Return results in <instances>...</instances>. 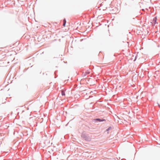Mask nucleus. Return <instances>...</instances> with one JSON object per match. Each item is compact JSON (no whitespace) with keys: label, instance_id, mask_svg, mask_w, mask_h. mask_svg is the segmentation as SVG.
Masks as SVG:
<instances>
[{"label":"nucleus","instance_id":"f257e3e1","mask_svg":"<svg viewBox=\"0 0 160 160\" xmlns=\"http://www.w3.org/2000/svg\"><path fill=\"white\" fill-rule=\"evenodd\" d=\"M82 137L86 141H89L90 138L87 136L85 134L82 133Z\"/></svg>","mask_w":160,"mask_h":160},{"label":"nucleus","instance_id":"f03ea898","mask_svg":"<svg viewBox=\"0 0 160 160\" xmlns=\"http://www.w3.org/2000/svg\"><path fill=\"white\" fill-rule=\"evenodd\" d=\"M106 121V120L105 119H101L100 118H96V119H93L92 120V121L93 122H101L104 121Z\"/></svg>","mask_w":160,"mask_h":160},{"label":"nucleus","instance_id":"7ed1b4c3","mask_svg":"<svg viewBox=\"0 0 160 160\" xmlns=\"http://www.w3.org/2000/svg\"><path fill=\"white\" fill-rule=\"evenodd\" d=\"M90 73V72L88 71L86 72H83L82 73V75L83 77H84L86 76L87 74H88Z\"/></svg>","mask_w":160,"mask_h":160},{"label":"nucleus","instance_id":"20e7f679","mask_svg":"<svg viewBox=\"0 0 160 160\" xmlns=\"http://www.w3.org/2000/svg\"><path fill=\"white\" fill-rule=\"evenodd\" d=\"M66 23V20L65 19L63 20V26L65 27V26Z\"/></svg>","mask_w":160,"mask_h":160},{"label":"nucleus","instance_id":"39448f33","mask_svg":"<svg viewBox=\"0 0 160 160\" xmlns=\"http://www.w3.org/2000/svg\"><path fill=\"white\" fill-rule=\"evenodd\" d=\"M61 93H62V96H65V92L64 90H62Z\"/></svg>","mask_w":160,"mask_h":160},{"label":"nucleus","instance_id":"423d86ee","mask_svg":"<svg viewBox=\"0 0 160 160\" xmlns=\"http://www.w3.org/2000/svg\"><path fill=\"white\" fill-rule=\"evenodd\" d=\"M110 128H111V127H109V128H108L107 129V131H108V130H109L110 129Z\"/></svg>","mask_w":160,"mask_h":160}]
</instances>
